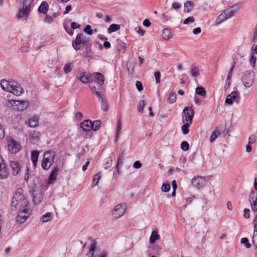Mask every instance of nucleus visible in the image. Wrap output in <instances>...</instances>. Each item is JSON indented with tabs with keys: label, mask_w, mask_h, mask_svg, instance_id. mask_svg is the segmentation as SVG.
Returning a JSON list of instances; mask_svg holds the SVG:
<instances>
[{
	"label": "nucleus",
	"mask_w": 257,
	"mask_h": 257,
	"mask_svg": "<svg viewBox=\"0 0 257 257\" xmlns=\"http://www.w3.org/2000/svg\"><path fill=\"white\" fill-rule=\"evenodd\" d=\"M181 5L179 3L174 2L172 5L171 9L177 10L181 8Z\"/></svg>",
	"instance_id": "52"
},
{
	"label": "nucleus",
	"mask_w": 257,
	"mask_h": 257,
	"mask_svg": "<svg viewBox=\"0 0 257 257\" xmlns=\"http://www.w3.org/2000/svg\"><path fill=\"white\" fill-rule=\"evenodd\" d=\"M220 135V131L218 130V128H216L214 131L212 132L211 137L210 138V142L212 143Z\"/></svg>",
	"instance_id": "29"
},
{
	"label": "nucleus",
	"mask_w": 257,
	"mask_h": 257,
	"mask_svg": "<svg viewBox=\"0 0 257 257\" xmlns=\"http://www.w3.org/2000/svg\"><path fill=\"white\" fill-rule=\"evenodd\" d=\"M235 58H233L232 65L231 67L230 68L229 72H228V76H227V80H230V79L231 78L232 72L235 67Z\"/></svg>",
	"instance_id": "41"
},
{
	"label": "nucleus",
	"mask_w": 257,
	"mask_h": 257,
	"mask_svg": "<svg viewBox=\"0 0 257 257\" xmlns=\"http://www.w3.org/2000/svg\"><path fill=\"white\" fill-rule=\"evenodd\" d=\"M123 157H124V153L122 152L121 153V154L119 155V156L118 158V159H117V165H116V167L117 173H118V171H119V169H118V164L122 163Z\"/></svg>",
	"instance_id": "39"
},
{
	"label": "nucleus",
	"mask_w": 257,
	"mask_h": 257,
	"mask_svg": "<svg viewBox=\"0 0 257 257\" xmlns=\"http://www.w3.org/2000/svg\"><path fill=\"white\" fill-rule=\"evenodd\" d=\"M257 201V193L252 191L249 195V201Z\"/></svg>",
	"instance_id": "40"
},
{
	"label": "nucleus",
	"mask_w": 257,
	"mask_h": 257,
	"mask_svg": "<svg viewBox=\"0 0 257 257\" xmlns=\"http://www.w3.org/2000/svg\"><path fill=\"white\" fill-rule=\"evenodd\" d=\"M41 197L40 195H34L33 196V199L34 203L35 204H39V203H40V202L41 201Z\"/></svg>",
	"instance_id": "48"
},
{
	"label": "nucleus",
	"mask_w": 257,
	"mask_h": 257,
	"mask_svg": "<svg viewBox=\"0 0 257 257\" xmlns=\"http://www.w3.org/2000/svg\"><path fill=\"white\" fill-rule=\"evenodd\" d=\"M256 61V58L255 56H253V53H252V55L251 56V57L249 59V62L253 68H254L255 67Z\"/></svg>",
	"instance_id": "47"
},
{
	"label": "nucleus",
	"mask_w": 257,
	"mask_h": 257,
	"mask_svg": "<svg viewBox=\"0 0 257 257\" xmlns=\"http://www.w3.org/2000/svg\"><path fill=\"white\" fill-rule=\"evenodd\" d=\"M155 77L156 83H160V82L161 74L159 71L155 72Z\"/></svg>",
	"instance_id": "54"
},
{
	"label": "nucleus",
	"mask_w": 257,
	"mask_h": 257,
	"mask_svg": "<svg viewBox=\"0 0 257 257\" xmlns=\"http://www.w3.org/2000/svg\"><path fill=\"white\" fill-rule=\"evenodd\" d=\"M9 171L6 168V165L3 158L0 155V179H6L9 176Z\"/></svg>",
	"instance_id": "9"
},
{
	"label": "nucleus",
	"mask_w": 257,
	"mask_h": 257,
	"mask_svg": "<svg viewBox=\"0 0 257 257\" xmlns=\"http://www.w3.org/2000/svg\"><path fill=\"white\" fill-rule=\"evenodd\" d=\"M91 126L92 121L88 119L85 120L80 123V127L83 131L86 132L92 130Z\"/></svg>",
	"instance_id": "16"
},
{
	"label": "nucleus",
	"mask_w": 257,
	"mask_h": 257,
	"mask_svg": "<svg viewBox=\"0 0 257 257\" xmlns=\"http://www.w3.org/2000/svg\"><path fill=\"white\" fill-rule=\"evenodd\" d=\"M151 25V23L148 19H145L143 22V25L145 27H149Z\"/></svg>",
	"instance_id": "64"
},
{
	"label": "nucleus",
	"mask_w": 257,
	"mask_h": 257,
	"mask_svg": "<svg viewBox=\"0 0 257 257\" xmlns=\"http://www.w3.org/2000/svg\"><path fill=\"white\" fill-rule=\"evenodd\" d=\"M160 239V235H159L157 230L152 231L149 241H156Z\"/></svg>",
	"instance_id": "32"
},
{
	"label": "nucleus",
	"mask_w": 257,
	"mask_h": 257,
	"mask_svg": "<svg viewBox=\"0 0 257 257\" xmlns=\"http://www.w3.org/2000/svg\"><path fill=\"white\" fill-rule=\"evenodd\" d=\"M97 246L96 242H93L89 247V254H91V257H94V252L97 249ZM85 257H89L88 254H86Z\"/></svg>",
	"instance_id": "23"
},
{
	"label": "nucleus",
	"mask_w": 257,
	"mask_h": 257,
	"mask_svg": "<svg viewBox=\"0 0 257 257\" xmlns=\"http://www.w3.org/2000/svg\"><path fill=\"white\" fill-rule=\"evenodd\" d=\"M145 106V101L143 100H141L139 102V105L138 107V111L141 112L143 110Z\"/></svg>",
	"instance_id": "46"
},
{
	"label": "nucleus",
	"mask_w": 257,
	"mask_h": 257,
	"mask_svg": "<svg viewBox=\"0 0 257 257\" xmlns=\"http://www.w3.org/2000/svg\"><path fill=\"white\" fill-rule=\"evenodd\" d=\"M257 39V25H256L253 34V38H252V41L253 42L255 41V40Z\"/></svg>",
	"instance_id": "62"
},
{
	"label": "nucleus",
	"mask_w": 257,
	"mask_h": 257,
	"mask_svg": "<svg viewBox=\"0 0 257 257\" xmlns=\"http://www.w3.org/2000/svg\"><path fill=\"white\" fill-rule=\"evenodd\" d=\"M72 10V7L70 5H68L65 8V10L63 12V15H66L68 14L70 11Z\"/></svg>",
	"instance_id": "63"
},
{
	"label": "nucleus",
	"mask_w": 257,
	"mask_h": 257,
	"mask_svg": "<svg viewBox=\"0 0 257 257\" xmlns=\"http://www.w3.org/2000/svg\"><path fill=\"white\" fill-rule=\"evenodd\" d=\"M170 189V185L169 184H168V183H163L162 186V188H161V190L163 192H168Z\"/></svg>",
	"instance_id": "45"
},
{
	"label": "nucleus",
	"mask_w": 257,
	"mask_h": 257,
	"mask_svg": "<svg viewBox=\"0 0 257 257\" xmlns=\"http://www.w3.org/2000/svg\"><path fill=\"white\" fill-rule=\"evenodd\" d=\"M120 26L119 25L112 24L109 26V27L107 29V33L108 34H110L111 33L114 32L116 31H118L120 29Z\"/></svg>",
	"instance_id": "25"
},
{
	"label": "nucleus",
	"mask_w": 257,
	"mask_h": 257,
	"mask_svg": "<svg viewBox=\"0 0 257 257\" xmlns=\"http://www.w3.org/2000/svg\"><path fill=\"white\" fill-rule=\"evenodd\" d=\"M100 125V121L99 120H95L92 122V130L96 131L97 130Z\"/></svg>",
	"instance_id": "36"
},
{
	"label": "nucleus",
	"mask_w": 257,
	"mask_h": 257,
	"mask_svg": "<svg viewBox=\"0 0 257 257\" xmlns=\"http://www.w3.org/2000/svg\"><path fill=\"white\" fill-rule=\"evenodd\" d=\"M136 86L139 91H141L143 89L142 83L139 81H136Z\"/></svg>",
	"instance_id": "55"
},
{
	"label": "nucleus",
	"mask_w": 257,
	"mask_h": 257,
	"mask_svg": "<svg viewBox=\"0 0 257 257\" xmlns=\"http://www.w3.org/2000/svg\"><path fill=\"white\" fill-rule=\"evenodd\" d=\"M52 218L53 214L51 212H48L41 217L40 220L42 222L45 223L51 220Z\"/></svg>",
	"instance_id": "22"
},
{
	"label": "nucleus",
	"mask_w": 257,
	"mask_h": 257,
	"mask_svg": "<svg viewBox=\"0 0 257 257\" xmlns=\"http://www.w3.org/2000/svg\"><path fill=\"white\" fill-rule=\"evenodd\" d=\"M100 85H98L97 86H96L95 84L92 82H91L89 84V88H90L91 90L94 92L95 91L99 90H100Z\"/></svg>",
	"instance_id": "43"
},
{
	"label": "nucleus",
	"mask_w": 257,
	"mask_h": 257,
	"mask_svg": "<svg viewBox=\"0 0 257 257\" xmlns=\"http://www.w3.org/2000/svg\"><path fill=\"white\" fill-rule=\"evenodd\" d=\"M239 93L237 91H232L230 94H228L225 100V102L229 105L233 104V102L236 100V99L239 97Z\"/></svg>",
	"instance_id": "11"
},
{
	"label": "nucleus",
	"mask_w": 257,
	"mask_h": 257,
	"mask_svg": "<svg viewBox=\"0 0 257 257\" xmlns=\"http://www.w3.org/2000/svg\"><path fill=\"white\" fill-rule=\"evenodd\" d=\"M243 212H244V214H243L244 217L246 219L249 218L250 217L249 209L245 208L244 209Z\"/></svg>",
	"instance_id": "56"
},
{
	"label": "nucleus",
	"mask_w": 257,
	"mask_h": 257,
	"mask_svg": "<svg viewBox=\"0 0 257 257\" xmlns=\"http://www.w3.org/2000/svg\"><path fill=\"white\" fill-rule=\"evenodd\" d=\"M142 166V165L139 161H136L133 164V167L136 169H139Z\"/></svg>",
	"instance_id": "59"
},
{
	"label": "nucleus",
	"mask_w": 257,
	"mask_h": 257,
	"mask_svg": "<svg viewBox=\"0 0 257 257\" xmlns=\"http://www.w3.org/2000/svg\"><path fill=\"white\" fill-rule=\"evenodd\" d=\"M39 155V153L37 151H33L31 153V160L35 167L37 165Z\"/></svg>",
	"instance_id": "24"
},
{
	"label": "nucleus",
	"mask_w": 257,
	"mask_h": 257,
	"mask_svg": "<svg viewBox=\"0 0 257 257\" xmlns=\"http://www.w3.org/2000/svg\"><path fill=\"white\" fill-rule=\"evenodd\" d=\"M193 7V3L190 1H186V2L184 4V12L185 13H189L190 12Z\"/></svg>",
	"instance_id": "27"
},
{
	"label": "nucleus",
	"mask_w": 257,
	"mask_h": 257,
	"mask_svg": "<svg viewBox=\"0 0 257 257\" xmlns=\"http://www.w3.org/2000/svg\"><path fill=\"white\" fill-rule=\"evenodd\" d=\"M194 111L190 106L185 107L182 112V121L183 123L188 122L192 123V119L194 116Z\"/></svg>",
	"instance_id": "7"
},
{
	"label": "nucleus",
	"mask_w": 257,
	"mask_h": 257,
	"mask_svg": "<svg viewBox=\"0 0 257 257\" xmlns=\"http://www.w3.org/2000/svg\"><path fill=\"white\" fill-rule=\"evenodd\" d=\"M251 209L253 211H257V201H250Z\"/></svg>",
	"instance_id": "49"
},
{
	"label": "nucleus",
	"mask_w": 257,
	"mask_h": 257,
	"mask_svg": "<svg viewBox=\"0 0 257 257\" xmlns=\"http://www.w3.org/2000/svg\"><path fill=\"white\" fill-rule=\"evenodd\" d=\"M194 21H195L194 18L193 17H189L187 18V19H186L184 21L183 23L185 25H188L190 23H193L194 22Z\"/></svg>",
	"instance_id": "50"
},
{
	"label": "nucleus",
	"mask_w": 257,
	"mask_h": 257,
	"mask_svg": "<svg viewBox=\"0 0 257 257\" xmlns=\"http://www.w3.org/2000/svg\"><path fill=\"white\" fill-rule=\"evenodd\" d=\"M5 136L4 130L2 125H0V140L3 139Z\"/></svg>",
	"instance_id": "61"
},
{
	"label": "nucleus",
	"mask_w": 257,
	"mask_h": 257,
	"mask_svg": "<svg viewBox=\"0 0 257 257\" xmlns=\"http://www.w3.org/2000/svg\"><path fill=\"white\" fill-rule=\"evenodd\" d=\"M192 185L197 189L202 188L205 183V180L201 176H196L193 178L191 180Z\"/></svg>",
	"instance_id": "10"
},
{
	"label": "nucleus",
	"mask_w": 257,
	"mask_h": 257,
	"mask_svg": "<svg viewBox=\"0 0 257 257\" xmlns=\"http://www.w3.org/2000/svg\"><path fill=\"white\" fill-rule=\"evenodd\" d=\"M10 166L12 168V173L13 175L16 176L18 174L20 171V167L19 164L16 161H11Z\"/></svg>",
	"instance_id": "17"
},
{
	"label": "nucleus",
	"mask_w": 257,
	"mask_h": 257,
	"mask_svg": "<svg viewBox=\"0 0 257 257\" xmlns=\"http://www.w3.org/2000/svg\"><path fill=\"white\" fill-rule=\"evenodd\" d=\"M59 170L58 167H56L51 172L49 178L50 183H52L56 180Z\"/></svg>",
	"instance_id": "21"
},
{
	"label": "nucleus",
	"mask_w": 257,
	"mask_h": 257,
	"mask_svg": "<svg viewBox=\"0 0 257 257\" xmlns=\"http://www.w3.org/2000/svg\"><path fill=\"white\" fill-rule=\"evenodd\" d=\"M126 206L125 203H121L116 205L112 211V216L113 219H117L123 216L126 211Z\"/></svg>",
	"instance_id": "6"
},
{
	"label": "nucleus",
	"mask_w": 257,
	"mask_h": 257,
	"mask_svg": "<svg viewBox=\"0 0 257 257\" xmlns=\"http://www.w3.org/2000/svg\"><path fill=\"white\" fill-rule=\"evenodd\" d=\"M61 9V7L56 3L52 4L51 11L53 12L52 16L54 18H56L60 15Z\"/></svg>",
	"instance_id": "14"
},
{
	"label": "nucleus",
	"mask_w": 257,
	"mask_h": 257,
	"mask_svg": "<svg viewBox=\"0 0 257 257\" xmlns=\"http://www.w3.org/2000/svg\"><path fill=\"white\" fill-rule=\"evenodd\" d=\"M254 81V75L253 71H244L241 77V81L246 88L250 87Z\"/></svg>",
	"instance_id": "5"
},
{
	"label": "nucleus",
	"mask_w": 257,
	"mask_h": 257,
	"mask_svg": "<svg viewBox=\"0 0 257 257\" xmlns=\"http://www.w3.org/2000/svg\"><path fill=\"white\" fill-rule=\"evenodd\" d=\"M73 66L72 63H71L66 64L64 67V73L65 74L69 73L72 70Z\"/></svg>",
	"instance_id": "34"
},
{
	"label": "nucleus",
	"mask_w": 257,
	"mask_h": 257,
	"mask_svg": "<svg viewBox=\"0 0 257 257\" xmlns=\"http://www.w3.org/2000/svg\"><path fill=\"white\" fill-rule=\"evenodd\" d=\"M12 210H19L18 222L23 223L30 217L32 209L27 194L22 188H18L14 193L11 202Z\"/></svg>",
	"instance_id": "1"
},
{
	"label": "nucleus",
	"mask_w": 257,
	"mask_h": 257,
	"mask_svg": "<svg viewBox=\"0 0 257 257\" xmlns=\"http://www.w3.org/2000/svg\"><path fill=\"white\" fill-rule=\"evenodd\" d=\"M49 10V6L47 2H43L39 7L38 11L40 13L46 14Z\"/></svg>",
	"instance_id": "19"
},
{
	"label": "nucleus",
	"mask_w": 257,
	"mask_h": 257,
	"mask_svg": "<svg viewBox=\"0 0 257 257\" xmlns=\"http://www.w3.org/2000/svg\"><path fill=\"white\" fill-rule=\"evenodd\" d=\"M237 10L238 8L236 6H232L225 10L223 12L226 16V18L228 19L233 16L236 14Z\"/></svg>",
	"instance_id": "12"
},
{
	"label": "nucleus",
	"mask_w": 257,
	"mask_h": 257,
	"mask_svg": "<svg viewBox=\"0 0 257 257\" xmlns=\"http://www.w3.org/2000/svg\"><path fill=\"white\" fill-rule=\"evenodd\" d=\"M82 33L78 34L75 39V40L72 42V46L76 50H78L81 48V44H83L81 39Z\"/></svg>",
	"instance_id": "13"
},
{
	"label": "nucleus",
	"mask_w": 257,
	"mask_h": 257,
	"mask_svg": "<svg viewBox=\"0 0 257 257\" xmlns=\"http://www.w3.org/2000/svg\"><path fill=\"white\" fill-rule=\"evenodd\" d=\"M162 37L164 40H169L172 38L173 35L170 29L166 28L163 30Z\"/></svg>",
	"instance_id": "20"
},
{
	"label": "nucleus",
	"mask_w": 257,
	"mask_h": 257,
	"mask_svg": "<svg viewBox=\"0 0 257 257\" xmlns=\"http://www.w3.org/2000/svg\"><path fill=\"white\" fill-rule=\"evenodd\" d=\"M38 123V120L36 116H33L31 118L28 122V124L31 127H34L37 126Z\"/></svg>",
	"instance_id": "30"
},
{
	"label": "nucleus",
	"mask_w": 257,
	"mask_h": 257,
	"mask_svg": "<svg viewBox=\"0 0 257 257\" xmlns=\"http://www.w3.org/2000/svg\"><path fill=\"white\" fill-rule=\"evenodd\" d=\"M196 92L198 94L204 96L206 95V91L202 87H198L196 89Z\"/></svg>",
	"instance_id": "35"
},
{
	"label": "nucleus",
	"mask_w": 257,
	"mask_h": 257,
	"mask_svg": "<svg viewBox=\"0 0 257 257\" xmlns=\"http://www.w3.org/2000/svg\"><path fill=\"white\" fill-rule=\"evenodd\" d=\"M55 159V154L53 152L47 151L43 156V159L41 163L42 167L43 169L47 170L52 166Z\"/></svg>",
	"instance_id": "4"
},
{
	"label": "nucleus",
	"mask_w": 257,
	"mask_h": 257,
	"mask_svg": "<svg viewBox=\"0 0 257 257\" xmlns=\"http://www.w3.org/2000/svg\"><path fill=\"white\" fill-rule=\"evenodd\" d=\"M81 37L82 40L83 44H85L89 42V39L87 38L86 36H85L82 33Z\"/></svg>",
	"instance_id": "60"
},
{
	"label": "nucleus",
	"mask_w": 257,
	"mask_h": 257,
	"mask_svg": "<svg viewBox=\"0 0 257 257\" xmlns=\"http://www.w3.org/2000/svg\"><path fill=\"white\" fill-rule=\"evenodd\" d=\"M44 21L45 22V23H48V24H51L53 22V19L52 17L49 16V15H46L44 20Z\"/></svg>",
	"instance_id": "53"
},
{
	"label": "nucleus",
	"mask_w": 257,
	"mask_h": 257,
	"mask_svg": "<svg viewBox=\"0 0 257 257\" xmlns=\"http://www.w3.org/2000/svg\"><path fill=\"white\" fill-rule=\"evenodd\" d=\"M14 104L18 107V109L22 111L28 106L29 103L28 101L26 100H17L15 101Z\"/></svg>",
	"instance_id": "15"
},
{
	"label": "nucleus",
	"mask_w": 257,
	"mask_h": 257,
	"mask_svg": "<svg viewBox=\"0 0 257 257\" xmlns=\"http://www.w3.org/2000/svg\"><path fill=\"white\" fill-rule=\"evenodd\" d=\"M34 0H24L22 9H19L17 14L18 19L24 18L26 20L31 10L32 5Z\"/></svg>",
	"instance_id": "3"
},
{
	"label": "nucleus",
	"mask_w": 257,
	"mask_h": 257,
	"mask_svg": "<svg viewBox=\"0 0 257 257\" xmlns=\"http://www.w3.org/2000/svg\"><path fill=\"white\" fill-rule=\"evenodd\" d=\"M168 102L169 103L172 104L174 103L176 101V94L175 92H171L168 98Z\"/></svg>",
	"instance_id": "31"
},
{
	"label": "nucleus",
	"mask_w": 257,
	"mask_h": 257,
	"mask_svg": "<svg viewBox=\"0 0 257 257\" xmlns=\"http://www.w3.org/2000/svg\"><path fill=\"white\" fill-rule=\"evenodd\" d=\"M84 32L89 35L92 34V31L91 29L90 26L89 25H87L86 27L84 28Z\"/></svg>",
	"instance_id": "51"
},
{
	"label": "nucleus",
	"mask_w": 257,
	"mask_h": 257,
	"mask_svg": "<svg viewBox=\"0 0 257 257\" xmlns=\"http://www.w3.org/2000/svg\"><path fill=\"white\" fill-rule=\"evenodd\" d=\"M2 88L6 91L11 92L13 94L20 96L24 92L21 85L15 81H8L5 79H2L0 83Z\"/></svg>",
	"instance_id": "2"
},
{
	"label": "nucleus",
	"mask_w": 257,
	"mask_h": 257,
	"mask_svg": "<svg viewBox=\"0 0 257 257\" xmlns=\"http://www.w3.org/2000/svg\"><path fill=\"white\" fill-rule=\"evenodd\" d=\"M100 173H98L95 175L93 179V186L98 185V181L100 179Z\"/></svg>",
	"instance_id": "37"
},
{
	"label": "nucleus",
	"mask_w": 257,
	"mask_h": 257,
	"mask_svg": "<svg viewBox=\"0 0 257 257\" xmlns=\"http://www.w3.org/2000/svg\"><path fill=\"white\" fill-rule=\"evenodd\" d=\"M191 76L196 77L199 75L198 69L196 67H192L191 70Z\"/></svg>",
	"instance_id": "42"
},
{
	"label": "nucleus",
	"mask_w": 257,
	"mask_h": 257,
	"mask_svg": "<svg viewBox=\"0 0 257 257\" xmlns=\"http://www.w3.org/2000/svg\"><path fill=\"white\" fill-rule=\"evenodd\" d=\"M97 82L98 85L102 86L104 84V76L99 72H95L93 74Z\"/></svg>",
	"instance_id": "18"
},
{
	"label": "nucleus",
	"mask_w": 257,
	"mask_h": 257,
	"mask_svg": "<svg viewBox=\"0 0 257 257\" xmlns=\"http://www.w3.org/2000/svg\"><path fill=\"white\" fill-rule=\"evenodd\" d=\"M256 140V137L255 135H252L250 136L248 139V144H251L255 142Z\"/></svg>",
	"instance_id": "57"
},
{
	"label": "nucleus",
	"mask_w": 257,
	"mask_h": 257,
	"mask_svg": "<svg viewBox=\"0 0 257 257\" xmlns=\"http://www.w3.org/2000/svg\"><path fill=\"white\" fill-rule=\"evenodd\" d=\"M71 27L72 29H76L80 28L81 27V25L79 24H78L76 22H72L71 24Z\"/></svg>",
	"instance_id": "58"
},
{
	"label": "nucleus",
	"mask_w": 257,
	"mask_h": 257,
	"mask_svg": "<svg viewBox=\"0 0 257 257\" xmlns=\"http://www.w3.org/2000/svg\"><path fill=\"white\" fill-rule=\"evenodd\" d=\"M100 100L101 101V108L102 110L104 111H107L109 109L107 101L103 98H101Z\"/></svg>",
	"instance_id": "28"
},
{
	"label": "nucleus",
	"mask_w": 257,
	"mask_h": 257,
	"mask_svg": "<svg viewBox=\"0 0 257 257\" xmlns=\"http://www.w3.org/2000/svg\"><path fill=\"white\" fill-rule=\"evenodd\" d=\"M7 145L9 151L12 154H16L21 149L20 144L11 138H7Z\"/></svg>",
	"instance_id": "8"
},
{
	"label": "nucleus",
	"mask_w": 257,
	"mask_h": 257,
	"mask_svg": "<svg viewBox=\"0 0 257 257\" xmlns=\"http://www.w3.org/2000/svg\"><path fill=\"white\" fill-rule=\"evenodd\" d=\"M121 128V125L120 121L118 120L117 122V126H116V132L115 134V141H117L118 136H119V133Z\"/></svg>",
	"instance_id": "38"
},
{
	"label": "nucleus",
	"mask_w": 257,
	"mask_h": 257,
	"mask_svg": "<svg viewBox=\"0 0 257 257\" xmlns=\"http://www.w3.org/2000/svg\"><path fill=\"white\" fill-rule=\"evenodd\" d=\"M77 77L83 83H87L89 82V77L85 73H82L79 76H77Z\"/></svg>",
	"instance_id": "26"
},
{
	"label": "nucleus",
	"mask_w": 257,
	"mask_h": 257,
	"mask_svg": "<svg viewBox=\"0 0 257 257\" xmlns=\"http://www.w3.org/2000/svg\"><path fill=\"white\" fill-rule=\"evenodd\" d=\"M184 124L182 126L181 130L184 135L188 134L189 130V127L192 123L188 122H185Z\"/></svg>",
	"instance_id": "33"
},
{
	"label": "nucleus",
	"mask_w": 257,
	"mask_h": 257,
	"mask_svg": "<svg viewBox=\"0 0 257 257\" xmlns=\"http://www.w3.org/2000/svg\"><path fill=\"white\" fill-rule=\"evenodd\" d=\"M181 149L185 151H187L189 149V145L186 141H183L181 144Z\"/></svg>",
	"instance_id": "44"
}]
</instances>
